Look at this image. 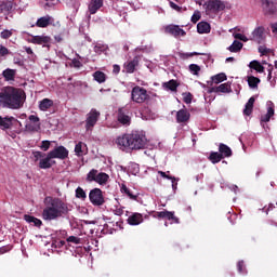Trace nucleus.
Wrapping results in <instances>:
<instances>
[{"label":"nucleus","instance_id":"nucleus-1","mask_svg":"<svg viewBox=\"0 0 277 277\" xmlns=\"http://www.w3.org/2000/svg\"><path fill=\"white\" fill-rule=\"evenodd\" d=\"M27 94L23 89L6 87L0 92V106L4 109H23Z\"/></svg>","mask_w":277,"mask_h":277},{"label":"nucleus","instance_id":"nucleus-2","mask_svg":"<svg viewBox=\"0 0 277 277\" xmlns=\"http://www.w3.org/2000/svg\"><path fill=\"white\" fill-rule=\"evenodd\" d=\"M115 144L119 150H144L148 144L146 135L142 132L134 131L117 136Z\"/></svg>","mask_w":277,"mask_h":277},{"label":"nucleus","instance_id":"nucleus-3","mask_svg":"<svg viewBox=\"0 0 277 277\" xmlns=\"http://www.w3.org/2000/svg\"><path fill=\"white\" fill-rule=\"evenodd\" d=\"M47 206L42 211V220L45 222H53L54 220H60L67 215L69 209L68 203H66L61 198L48 197L45 198Z\"/></svg>","mask_w":277,"mask_h":277},{"label":"nucleus","instance_id":"nucleus-4","mask_svg":"<svg viewBox=\"0 0 277 277\" xmlns=\"http://www.w3.org/2000/svg\"><path fill=\"white\" fill-rule=\"evenodd\" d=\"M32 156L35 161H39V168L41 170H49L50 168H53L55 163L49 153L44 154L42 151H32Z\"/></svg>","mask_w":277,"mask_h":277},{"label":"nucleus","instance_id":"nucleus-5","mask_svg":"<svg viewBox=\"0 0 277 277\" xmlns=\"http://www.w3.org/2000/svg\"><path fill=\"white\" fill-rule=\"evenodd\" d=\"M203 8L208 15L217 14L219 12L226 10V3L221 0H206Z\"/></svg>","mask_w":277,"mask_h":277},{"label":"nucleus","instance_id":"nucleus-6","mask_svg":"<svg viewBox=\"0 0 277 277\" xmlns=\"http://www.w3.org/2000/svg\"><path fill=\"white\" fill-rule=\"evenodd\" d=\"M42 123H40V117L37 115H30L25 124V131L27 133H40Z\"/></svg>","mask_w":277,"mask_h":277},{"label":"nucleus","instance_id":"nucleus-7","mask_svg":"<svg viewBox=\"0 0 277 277\" xmlns=\"http://www.w3.org/2000/svg\"><path fill=\"white\" fill-rule=\"evenodd\" d=\"M131 98L134 103H146V101H148V91L140 85H136L132 89Z\"/></svg>","mask_w":277,"mask_h":277},{"label":"nucleus","instance_id":"nucleus-8","mask_svg":"<svg viewBox=\"0 0 277 277\" xmlns=\"http://www.w3.org/2000/svg\"><path fill=\"white\" fill-rule=\"evenodd\" d=\"M89 199L94 207H103V205H105V197H103V190H101V188L91 189Z\"/></svg>","mask_w":277,"mask_h":277},{"label":"nucleus","instance_id":"nucleus-9","mask_svg":"<svg viewBox=\"0 0 277 277\" xmlns=\"http://www.w3.org/2000/svg\"><path fill=\"white\" fill-rule=\"evenodd\" d=\"M118 121L126 127L131 124V106L128 104L118 110Z\"/></svg>","mask_w":277,"mask_h":277},{"label":"nucleus","instance_id":"nucleus-10","mask_svg":"<svg viewBox=\"0 0 277 277\" xmlns=\"http://www.w3.org/2000/svg\"><path fill=\"white\" fill-rule=\"evenodd\" d=\"M265 38H267L265 27L256 26L251 32L249 40H252V42H256L258 44H263V42H265Z\"/></svg>","mask_w":277,"mask_h":277},{"label":"nucleus","instance_id":"nucleus-11","mask_svg":"<svg viewBox=\"0 0 277 277\" xmlns=\"http://www.w3.org/2000/svg\"><path fill=\"white\" fill-rule=\"evenodd\" d=\"M98 118H101V113L96 110V108H92L90 113L87 115V120H85L87 131H92V129H94V127L96 126V122H98Z\"/></svg>","mask_w":277,"mask_h":277},{"label":"nucleus","instance_id":"nucleus-12","mask_svg":"<svg viewBox=\"0 0 277 277\" xmlns=\"http://www.w3.org/2000/svg\"><path fill=\"white\" fill-rule=\"evenodd\" d=\"M164 32L169 34V36H173V38H181V36H187V32H185V30L181 28V26L174 24L166 26Z\"/></svg>","mask_w":277,"mask_h":277},{"label":"nucleus","instance_id":"nucleus-13","mask_svg":"<svg viewBox=\"0 0 277 277\" xmlns=\"http://www.w3.org/2000/svg\"><path fill=\"white\" fill-rule=\"evenodd\" d=\"M261 3H262V10L266 16L272 14H277L276 0H262Z\"/></svg>","mask_w":277,"mask_h":277},{"label":"nucleus","instance_id":"nucleus-14","mask_svg":"<svg viewBox=\"0 0 277 277\" xmlns=\"http://www.w3.org/2000/svg\"><path fill=\"white\" fill-rule=\"evenodd\" d=\"M49 155L50 157H52V159H61V160L68 159V150L66 147L62 145L49 151Z\"/></svg>","mask_w":277,"mask_h":277},{"label":"nucleus","instance_id":"nucleus-15","mask_svg":"<svg viewBox=\"0 0 277 277\" xmlns=\"http://www.w3.org/2000/svg\"><path fill=\"white\" fill-rule=\"evenodd\" d=\"M140 66V58L135 56L132 61H127L123 64V72H128L129 75H133L135 72V68Z\"/></svg>","mask_w":277,"mask_h":277},{"label":"nucleus","instance_id":"nucleus-16","mask_svg":"<svg viewBox=\"0 0 277 277\" xmlns=\"http://www.w3.org/2000/svg\"><path fill=\"white\" fill-rule=\"evenodd\" d=\"M14 122H18V120L14 117L5 116L2 117L0 116V129L1 131H8V129H12V124Z\"/></svg>","mask_w":277,"mask_h":277},{"label":"nucleus","instance_id":"nucleus-17","mask_svg":"<svg viewBox=\"0 0 277 277\" xmlns=\"http://www.w3.org/2000/svg\"><path fill=\"white\" fill-rule=\"evenodd\" d=\"M127 222L130 226H140V224L144 222V215L138 212H133L131 215L128 216Z\"/></svg>","mask_w":277,"mask_h":277},{"label":"nucleus","instance_id":"nucleus-18","mask_svg":"<svg viewBox=\"0 0 277 277\" xmlns=\"http://www.w3.org/2000/svg\"><path fill=\"white\" fill-rule=\"evenodd\" d=\"M156 216L161 220L173 221V224H180L179 217L174 215V212H170L168 210L157 212Z\"/></svg>","mask_w":277,"mask_h":277},{"label":"nucleus","instance_id":"nucleus-19","mask_svg":"<svg viewBox=\"0 0 277 277\" xmlns=\"http://www.w3.org/2000/svg\"><path fill=\"white\" fill-rule=\"evenodd\" d=\"M233 90L230 89L229 83H222L219 87H212L209 89V93L211 94L212 92L216 94H229Z\"/></svg>","mask_w":277,"mask_h":277},{"label":"nucleus","instance_id":"nucleus-20","mask_svg":"<svg viewBox=\"0 0 277 277\" xmlns=\"http://www.w3.org/2000/svg\"><path fill=\"white\" fill-rule=\"evenodd\" d=\"M189 118H192V115L188 109L182 108L176 113V122L179 123L189 122Z\"/></svg>","mask_w":277,"mask_h":277},{"label":"nucleus","instance_id":"nucleus-21","mask_svg":"<svg viewBox=\"0 0 277 277\" xmlns=\"http://www.w3.org/2000/svg\"><path fill=\"white\" fill-rule=\"evenodd\" d=\"M274 116V102H267V113L261 117V122H269Z\"/></svg>","mask_w":277,"mask_h":277},{"label":"nucleus","instance_id":"nucleus-22","mask_svg":"<svg viewBox=\"0 0 277 277\" xmlns=\"http://www.w3.org/2000/svg\"><path fill=\"white\" fill-rule=\"evenodd\" d=\"M53 17L51 15H45L37 19V27L45 28L53 23Z\"/></svg>","mask_w":277,"mask_h":277},{"label":"nucleus","instance_id":"nucleus-23","mask_svg":"<svg viewBox=\"0 0 277 277\" xmlns=\"http://www.w3.org/2000/svg\"><path fill=\"white\" fill-rule=\"evenodd\" d=\"M32 44H49L51 42V37L49 36H32L30 39Z\"/></svg>","mask_w":277,"mask_h":277},{"label":"nucleus","instance_id":"nucleus-24","mask_svg":"<svg viewBox=\"0 0 277 277\" xmlns=\"http://www.w3.org/2000/svg\"><path fill=\"white\" fill-rule=\"evenodd\" d=\"M75 153L77 157H83V155H88V145L83 142H79L75 146Z\"/></svg>","mask_w":277,"mask_h":277},{"label":"nucleus","instance_id":"nucleus-25","mask_svg":"<svg viewBox=\"0 0 277 277\" xmlns=\"http://www.w3.org/2000/svg\"><path fill=\"white\" fill-rule=\"evenodd\" d=\"M103 8V0H91L89 3V12L90 14H96Z\"/></svg>","mask_w":277,"mask_h":277},{"label":"nucleus","instance_id":"nucleus-26","mask_svg":"<svg viewBox=\"0 0 277 277\" xmlns=\"http://www.w3.org/2000/svg\"><path fill=\"white\" fill-rule=\"evenodd\" d=\"M119 187L121 194H124L130 200H137V195L133 194V190L127 187V184H119Z\"/></svg>","mask_w":277,"mask_h":277},{"label":"nucleus","instance_id":"nucleus-27","mask_svg":"<svg viewBox=\"0 0 277 277\" xmlns=\"http://www.w3.org/2000/svg\"><path fill=\"white\" fill-rule=\"evenodd\" d=\"M24 220H25V222H27L31 226H36L37 228H40V226H42V221L36 216L25 214Z\"/></svg>","mask_w":277,"mask_h":277},{"label":"nucleus","instance_id":"nucleus-28","mask_svg":"<svg viewBox=\"0 0 277 277\" xmlns=\"http://www.w3.org/2000/svg\"><path fill=\"white\" fill-rule=\"evenodd\" d=\"M2 77L4 78V81H14V79H16V69H4L2 71Z\"/></svg>","mask_w":277,"mask_h":277},{"label":"nucleus","instance_id":"nucleus-29","mask_svg":"<svg viewBox=\"0 0 277 277\" xmlns=\"http://www.w3.org/2000/svg\"><path fill=\"white\" fill-rule=\"evenodd\" d=\"M198 34H211V25L207 22H199L197 24Z\"/></svg>","mask_w":277,"mask_h":277},{"label":"nucleus","instance_id":"nucleus-30","mask_svg":"<svg viewBox=\"0 0 277 277\" xmlns=\"http://www.w3.org/2000/svg\"><path fill=\"white\" fill-rule=\"evenodd\" d=\"M255 101H256V98H254V96L249 98V101L246 104L245 109H243L245 116H251L252 115V110L254 109Z\"/></svg>","mask_w":277,"mask_h":277},{"label":"nucleus","instance_id":"nucleus-31","mask_svg":"<svg viewBox=\"0 0 277 277\" xmlns=\"http://www.w3.org/2000/svg\"><path fill=\"white\" fill-rule=\"evenodd\" d=\"M219 151H220V155H222L223 159H224V157H232L233 156V150L230 149V147H228L224 143L220 144Z\"/></svg>","mask_w":277,"mask_h":277},{"label":"nucleus","instance_id":"nucleus-32","mask_svg":"<svg viewBox=\"0 0 277 277\" xmlns=\"http://www.w3.org/2000/svg\"><path fill=\"white\" fill-rule=\"evenodd\" d=\"M51 107H53V100L43 98L39 102L40 111H48V109H51Z\"/></svg>","mask_w":277,"mask_h":277},{"label":"nucleus","instance_id":"nucleus-33","mask_svg":"<svg viewBox=\"0 0 277 277\" xmlns=\"http://www.w3.org/2000/svg\"><path fill=\"white\" fill-rule=\"evenodd\" d=\"M14 3L12 1H3L0 3V12L1 14H10V11L13 10Z\"/></svg>","mask_w":277,"mask_h":277},{"label":"nucleus","instance_id":"nucleus-34","mask_svg":"<svg viewBox=\"0 0 277 277\" xmlns=\"http://www.w3.org/2000/svg\"><path fill=\"white\" fill-rule=\"evenodd\" d=\"M93 79L94 81H97V83H105L107 81V75L103 71H95L93 72Z\"/></svg>","mask_w":277,"mask_h":277},{"label":"nucleus","instance_id":"nucleus-35","mask_svg":"<svg viewBox=\"0 0 277 277\" xmlns=\"http://www.w3.org/2000/svg\"><path fill=\"white\" fill-rule=\"evenodd\" d=\"M109 181V175L107 173H97V177L95 180V183H98V185H107V182Z\"/></svg>","mask_w":277,"mask_h":277},{"label":"nucleus","instance_id":"nucleus-36","mask_svg":"<svg viewBox=\"0 0 277 277\" xmlns=\"http://www.w3.org/2000/svg\"><path fill=\"white\" fill-rule=\"evenodd\" d=\"M249 68L256 70V72H265V67H263L259 61H252L249 64Z\"/></svg>","mask_w":277,"mask_h":277},{"label":"nucleus","instance_id":"nucleus-37","mask_svg":"<svg viewBox=\"0 0 277 277\" xmlns=\"http://www.w3.org/2000/svg\"><path fill=\"white\" fill-rule=\"evenodd\" d=\"M97 176H98V170L92 169V170L87 174V183H96Z\"/></svg>","mask_w":277,"mask_h":277},{"label":"nucleus","instance_id":"nucleus-38","mask_svg":"<svg viewBox=\"0 0 277 277\" xmlns=\"http://www.w3.org/2000/svg\"><path fill=\"white\" fill-rule=\"evenodd\" d=\"M240 49H243V43L238 40H235L233 44L228 47V51H230V53H238Z\"/></svg>","mask_w":277,"mask_h":277},{"label":"nucleus","instance_id":"nucleus-39","mask_svg":"<svg viewBox=\"0 0 277 277\" xmlns=\"http://www.w3.org/2000/svg\"><path fill=\"white\" fill-rule=\"evenodd\" d=\"M163 88H166V90H171V92H176V88H179V82H176V80H170L163 83Z\"/></svg>","mask_w":277,"mask_h":277},{"label":"nucleus","instance_id":"nucleus-40","mask_svg":"<svg viewBox=\"0 0 277 277\" xmlns=\"http://www.w3.org/2000/svg\"><path fill=\"white\" fill-rule=\"evenodd\" d=\"M211 79H212V83H215V84L222 83V81H226V74L224 72L217 74L215 76H212Z\"/></svg>","mask_w":277,"mask_h":277},{"label":"nucleus","instance_id":"nucleus-41","mask_svg":"<svg viewBox=\"0 0 277 277\" xmlns=\"http://www.w3.org/2000/svg\"><path fill=\"white\" fill-rule=\"evenodd\" d=\"M209 159L213 163H220V161H222V159H224V158L222 157V155L220 153L213 151V153L210 154Z\"/></svg>","mask_w":277,"mask_h":277},{"label":"nucleus","instance_id":"nucleus-42","mask_svg":"<svg viewBox=\"0 0 277 277\" xmlns=\"http://www.w3.org/2000/svg\"><path fill=\"white\" fill-rule=\"evenodd\" d=\"M107 49H109V47H107V44L96 43L94 47V52L97 53V55H101L102 53H105V51H107Z\"/></svg>","mask_w":277,"mask_h":277},{"label":"nucleus","instance_id":"nucleus-43","mask_svg":"<svg viewBox=\"0 0 277 277\" xmlns=\"http://www.w3.org/2000/svg\"><path fill=\"white\" fill-rule=\"evenodd\" d=\"M248 83H249V87H251L252 89L259 88V84L261 83V79L254 76H251L248 78Z\"/></svg>","mask_w":277,"mask_h":277},{"label":"nucleus","instance_id":"nucleus-44","mask_svg":"<svg viewBox=\"0 0 277 277\" xmlns=\"http://www.w3.org/2000/svg\"><path fill=\"white\" fill-rule=\"evenodd\" d=\"M76 198H79L80 200H85V198H88L85 190H83V188H81V186H78L76 188Z\"/></svg>","mask_w":277,"mask_h":277},{"label":"nucleus","instance_id":"nucleus-45","mask_svg":"<svg viewBox=\"0 0 277 277\" xmlns=\"http://www.w3.org/2000/svg\"><path fill=\"white\" fill-rule=\"evenodd\" d=\"M189 72H192V75L198 76L200 75V66L197 64H190L188 66Z\"/></svg>","mask_w":277,"mask_h":277},{"label":"nucleus","instance_id":"nucleus-46","mask_svg":"<svg viewBox=\"0 0 277 277\" xmlns=\"http://www.w3.org/2000/svg\"><path fill=\"white\" fill-rule=\"evenodd\" d=\"M14 30L5 29L0 32V38H2V40H8V38H12Z\"/></svg>","mask_w":277,"mask_h":277},{"label":"nucleus","instance_id":"nucleus-47","mask_svg":"<svg viewBox=\"0 0 277 277\" xmlns=\"http://www.w3.org/2000/svg\"><path fill=\"white\" fill-rule=\"evenodd\" d=\"M68 243H75L76 246L81 243V238L77 237V236H69L67 238Z\"/></svg>","mask_w":277,"mask_h":277},{"label":"nucleus","instance_id":"nucleus-48","mask_svg":"<svg viewBox=\"0 0 277 277\" xmlns=\"http://www.w3.org/2000/svg\"><path fill=\"white\" fill-rule=\"evenodd\" d=\"M115 215H123L124 214V207L122 206H116L113 210Z\"/></svg>","mask_w":277,"mask_h":277},{"label":"nucleus","instance_id":"nucleus-49","mask_svg":"<svg viewBox=\"0 0 277 277\" xmlns=\"http://www.w3.org/2000/svg\"><path fill=\"white\" fill-rule=\"evenodd\" d=\"M40 148H41V150L47 153V150H49V148H51V141H42Z\"/></svg>","mask_w":277,"mask_h":277},{"label":"nucleus","instance_id":"nucleus-50","mask_svg":"<svg viewBox=\"0 0 277 277\" xmlns=\"http://www.w3.org/2000/svg\"><path fill=\"white\" fill-rule=\"evenodd\" d=\"M200 18H201L200 11H195L190 21L192 23L196 24L198 23V21H200Z\"/></svg>","mask_w":277,"mask_h":277},{"label":"nucleus","instance_id":"nucleus-51","mask_svg":"<svg viewBox=\"0 0 277 277\" xmlns=\"http://www.w3.org/2000/svg\"><path fill=\"white\" fill-rule=\"evenodd\" d=\"M233 36L236 40H241L242 42H248V40H250V39H248V37H246V35H242L239 32L234 34Z\"/></svg>","mask_w":277,"mask_h":277},{"label":"nucleus","instance_id":"nucleus-52","mask_svg":"<svg viewBox=\"0 0 277 277\" xmlns=\"http://www.w3.org/2000/svg\"><path fill=\"white\" fill-rule=\"evenodd\" d=\"M158 174H160V176H162V179H168L169 181H172V183H173L172 187H174V181H176V177L167 175V173L163 171H159Z\"/></svg>","mask_w":277,"mask_h":277},{"label":"nucleus","instance_id":"nucleus-53","mask_svg":"<svg viewBox=\"0 0 277 277\" xmlns=\"http://www.w3.org/2000/svg\"><path fill=\"white\" fill-rule=\"evenodd\" d=\"M5 55H10V50L3 45H0V57H5Z\"/></svg>","mask_w":277,"mask_h":277},{"label":"nucleus","instance_id":"nucleus-54","mask_svg":"<svg viewBox=\"0 0 277 277\" xmlns=\"http://www.w3.org/2000/svg\"><path fill=\"white\" fill-rule=\"evenodd\" d=\"M183 101L186 103V105H189V103H192V93H184Z\"/></svg>","mask_w":277,"mask_h":277},{"label":"nucleus","instance_id":"nucleus-55","mask_svg":"<svg viewBox=\"0 0 277 277\" xmlns=\"http://www.w3.org/2000/svg\"><path fill=\"white\" fill-rule=\"evenodd\" d=\"M237 267H238V272L240 274H246V266L243 264V261H239L238 264H237Z\"/></svg>","mask_w":277,"mask_h":277},{"label":"nucleus","instance_id":"nucleus-56","mask_svg":"<svg viewBox=\"0 0 277 277\" xmlns=\"http://www.w3.org/2000/svg\"><path fill=\"white\" fill-rule=\"evenodd\" d=\"M267 81H269L271 85L274 88V85H276V80L273 79L272 80V68L268 69V76H267Z\"/></svg>","mask_w":277,"mask_h":277},{"label":"nucleus","instance_id":"nucleus-57","mask_svg":"<svg viewBox=\"0 0 277 277\" xmlns=\"http://www.w3.org/2000/svg\"><path fill=\"white\" fill-rule=\"evenodd\" d=\"M169 5L170 8H172V10H175V12H181L182 8L179 6L176 3L169 1Z\"/></svg>","mask_w":277,"mask_h":277},{"label":"nucleus","instance_id":"nucleus-58","mask_svg":"<svg viewBox=\"0 0 277 277\" xmlns=\"http://www.w3.org/2000/svg\"><path fill=\"white\" fill-rule=\"evenodd\" d=\"M71 64H72L74 68H81V61H79L77 58H74L71 61Z\"/></svg>","mask_w":277,"mask_h":277},{"label":"nucleus","instance_id":"nucleus-59","mask_svg":"<svg viewBox=\"0 0 277 277\" xmlns=\"http://www.w3.org/2000/svg\"><path fill=\"white\" fill-rule=\"evenodd\" d=\"M259 52L261 53V55H267V53H269V49L265 47H260Z\"/></svg>","mask_w":277,"mask_h":277},{"label":"nucleus","instance_id":"nucleus-60","mask_svg":"<svg viewBox=\"0 0 277 277\" xmlns=\"http://www.w3.org/2000/svg\"><path fill=\"white\" fill-rule=\"evenodd\" d=\"M24 49L28 55H31L32 58L36 57V55L34 54V50H31V48H24Z\"/></svg>","mask_w":277,"mask_h":277},{"label":"nucleus","instance_id":"nucleus-61","mask_svg":"<svg viewBox=\"0 0 277 277\" xmlns=\"http://www.w3.org/2000/svg\"><path fill=\"white\" fill-rule=\"evenodd\" d=\"M113 72H114L115 75H118V72H120V67H119V65H114V66H113Z\"/></svg>","mask_w":277,"mask_h":277},{"label":"nucleus","instance_id":"nucleus-62","mask_svg":"<svg viewBox=\"0 0 277 277\" xmlns=\"http://www.w3.org/2000/svg\"><path fill=\"white\" fill-rule=\"evenodd\" d=\"M271 29H272V31H273L274 34H277V22L271 24Z\"/></svg>","mask_w":277,"mask_h":277},{"label":"nucleus","instance_id":"nucleus-63","mask_svg":"<svg viewBox=\"0 0 277 277\" xmlns=\"http://www.w3.org/2000/svg\"><path fill=\"white\" fill-rule=\"evenodd\" d=\"M272 209H274V203H269L268 208H263V211H265L266 213H269V211H272Z\"/></svg>","mask_w":277,"mask_h":277},{"label":"nucleus","instance_id":"nucleus-64","mask_svg":"<svg viewBox=\"0 0 277 277\" xmlns=\"http://www.w3.org/2000/svg\"><path fill=\"white\" fill-rule=\"evenodd\" d=\"M194 55H200V53L193 52V53L187 54V57H194Z\"/></svg>","mask_w":277,"mask_h":277}]
</instances>
